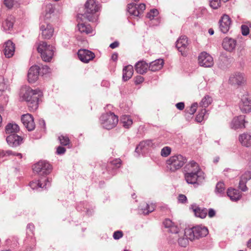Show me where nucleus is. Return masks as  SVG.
<instances>
[{
  "mask_svg": "<svg viewBox=\"0 0 251 251\" xmlns=\"http://www.w3.org/2000/svg\"><path fill=\"white\" fill-rule=\"evenodd\" d=\"M20 99L27 103L29 110L35 111L39 106L40 100L43 96V92L39 89H32L29 86H23L20 92Z\"/></svg>",
  "mask_w": 251,
  "mask_h": 251,
  "instance_id": "f257e3e1",
  "label": "nucleus"
},
{
  "mask_svg": "<svg viewBox=\"0 0 251 251\" xmlns=\"http://www.w3.org/2000/svg\"><path fill=\"white\" fill-rule=\"evenodd\" d=\"M185 179L188 184L196 187L201 184L205 178L204 174L198 164L194 161L190 162L184 167Z\"/></svg>",
  "mask_w": 251,
  "mask_h": 251,
  "instance_id": "f03ea898",
  "label": "nucleus"
},
{
  "mask_svg": "<svg viewBox=\"0 0 251 251\" xmlns=\"http://www.w3.org/2000/svg\"><path fill=\"white\" fill-rule=\"evenodd\" d=\"M99 8L95 0H87L85 4V11L83 14L80 15L90 22H96L98 19L96 12Z\"/></svg>",
  "mask_w": 251,
  "mask_h": 251,
  "instance_id": "7ed1b4c3",
  "label": "nucleus"
},
{
  "mask_svg": "<svg viewBox=\"0 0 251 251\" xmlns=\"http://www.w3.org/2000/svg\"><path fill=\"white\" fill-rule=\"evenodd\" d=\"M208 233L206 227L201 226H197L192 227H187L185 229L184 236H186L190 241L198 239L205 236Z\"/></svg>",
  "mask_w": 251,
  "mask_h": 251,
  "instance_id": "20e7f679",
  "label": "nucleus"
},
{
  "mask_svg": "<svg viewBox=\"0 0 251 251\" xmlns=\"http://www.w3.org/2000/svg\"><path fill=\"white\" fill-rule=\"evenodd\" d=\"M187 161V158L181 154L172 156L167 160V169L172 172H174L180 169Z\"/></svg>",
  "mask_w": 251,
  "mask_h": 251,
  "instance_id": "39448f33",
  "label": "nucleus"
},
{
  "mask_svg": "<svg viewBox=\"0 0 251 251\" xmlns=\"http://www.w3.org/2000/svg\"><path fill=\"white\" fill-rule=\"evenodd\" d=\"M37 50L40 53L43 60L50 62L54 55L55 48L52 46L48 45L46 42L41 41L38 45Z\"/></svg>",
  "mask_w": 251,
  "mask_h": 251,
  "instance_id": "423d86ee",
  "label": "nucleus"
},
{
  "mask_svg": "<svg viewBox=\"0 0 251 251\" xmlns=\"http://www.w3.org/2000/svg\"><path fill=\"white\" fill-rule=\"evenodd\" d=\"M100 120L102 127L109 130L116 126L118 122V117L110 112L102 114Z\"/></svg>",
  "mask_w": 251,
  "mask_h": 251,
  "instance_id": "0eeeda50",
  "label": "nucleus"
},
{
  "mask_svg": "<svg viewBox=\"0 0 251 251\" xmlns=\"http://www.w3.org/2000/svg\"><path fill=\"white\" fill-rule=\"evenodd\" d=\"M50 164L45 160H41L35 164L33 167L34 173L37 174L39 177H46L51 171Z\"/></svg>",
  "mask_w": 251,
  "mask_h": 251,
  "instance_id": "6e6552de",
  "label": "nucleus"
},
{
  "mask_svg": "<svg viewBox=\"0 0 251 251\" xmlns=\"http://www.w3.org/2000/svg\"><path fill=\"white\" fill-rule=\"evenodd\" d=\"M30 188L33 190L39 189H46L50 185V180L49 178L39 177L38 180H33L29 184Z\"/></svg>",
  "mask_w": 251,
  "mask_h": 251,
  "instance_id": "1a4fd4ad",
  "label": "nucleus"
},
{
  "mask_svg": "<svg viewBox=\"0 0 251 251\" xmlns=\"http://www.w3.org/2000/svg\"><path fill=\"white\" fill-rule=\"evenodd\" d=\"M199 65L203 67L209 68L214 64L213 57L209 53L206 52H202L198 57Z\"/></svg>",
  "mask_w": 251,
  "mask_h": 251,
  "instance_id": "9d476101",
  "label": "nucleus"
},
{
  "mask_svg": "<svg viewBox=\"0 0 251 251\" xmlns=\"http://www.w3.org/2000/svg\"><path fill=\"white\" fill-rule=\"evenodd\" d=\"M127 11L132 16L138 17L146 9V5L144 3H141L137 5L135 3H130L127 5Z\"/></svg>",
  "mask_w": 251,
  "mask_h": 251,
  "instance_id": "9b49d317",
  "label": "nucleus"
},
{
  "mask_svg": "<svg viewBox=\"0 0 251 251\" xmlns=\"http://www.w3.org/2000/svg\"><path fill=\"white\" fill-rule=\"evenodd\" d=\"M77 55L79 60L85 63H88L95 57V55L93 52L86 49L79 50Z\"/></svg>",
  "mask_w": 251,
  "mask_h": 251,
  "instance_id": "f8f14e48",
  "label": "nucleus"
},
{
  "mask_svg": "<svg viewBox=\"0 0 251 251\" xmlns=\"http://www.w3.org/2000/svg\"><path fill=\"white\" fill-rule=\"evenodd\" d=\"M219 23L220 31L223 33H226L230 28L231 21L227 15L225 14L221 17Z\"/></svg>",
  "mask_w": 251,
  "mask_h": 251,
  "instance_id": "ddd939ff",
  "label": "nucleus"
},
{
  "mask_svg": "<svg viewBox=\"0 0 251 251\" xmlns=\"http://www.w3.org/2000/svg\"><path fill=\"white\" fill-rule=\"evenodd\" d=\"M21 121L24 126L28 131H32L34 129L35 125L31 115L29 114L23 115L21 117Z\"/></svg>",
  "mask_w": 251,
  "mask_h": 251,
  "instance_id": "4468645a",
  "label": "nucleus"
},
{
  "mask_svg": "<svg viewBox=\"0 0 251 251\" xmlns=\"http://www.w3.org/2000/svg\"><path fill=\"white\" fill-rule=\"evenodd\" d=\"M244 75L240 72H236L231 75L229 78V82L232 85H241L245 81Z\"/></svg>",
  "mask_w": 251,
  "mask_h": 251,
  "instance_id": "2eb2a0df",
  "label": "nucleus"
},
{
  "mask_svg": "<svg viewBox=\"0 0 251 251\" xmlns=\"http://www.w3.org/2000/svg\"><path fill=\"white\" fill-rule=\"evenodd\" d=\"M40 28L42 31V36L44 39H49L52 36L54 29L51 25L44 23L41 25Z\"/></svg>",
  "mask_w": 251,
  "mask_h": 251,
  "instance_id": "dca6fc26",
  "label": "nucleus"
},
{
  "mask_svg": "<svg viewBox=\"0 0 251 251\" xmlns=\"http://www.w3.org/2000/svg\"><path fill=\"white\" fill-rule=\"evenodd\" d=\"M40 68L37 66H32L29 69L27 74V79L29 83H34L38 78Z\"/></svg>",
  "mask_w": 251,
  "mask_h": 251,
  "instance_id": "f3484780",
  "label": "nucleus"
},
{
  "mask_svg": "<svg viewBox=\"0 0 251 251\" xmlns=\"http://www.w3.org/2000/svg\"><path fill=\"white\" fill-rule=\"evenodd\" d=\"M3 53L6 57H12L15 51V44L10 40L5 42L3 45Z\"/></svg>",
  "mask_w": 251,
  "mask_h": 251,
  "instance_id": "a211bd4d",
  "label": "nucleus"
},
{
  "mask_svg": "<svg viewBox=\"0 0 251 251\" xmlns=\"http://www.w3.org/2000/svg\"><path fill=\"white\" fill-rule=\"evenodd\" d=\"M6 141L10 147H16L22 144L23 139L17 134L14 133L10 134L6 137Z\"/></svg>",
  "mask_w": 251,
  "mask_h": 251,
  "instance_id": "6ab92c4d",
  "label": "nucleus"
},
{
  "mask_svg": "<svg viewBox=\"0 0 251 251\" xmlns=\"http://www.w3.org/2000/svg\"><path fill=\"white\" fill-rule=\"evenodd\" d=\"M188 45L187 38L185 35L180 36L176 43V48L181 53L182 55H185L184 50L187 48Z\"/></svg>",
  "mask_w": 251,
  "mask_h": 251,
  "instance_id": "aec40b11",
  "label": "nucleus"
},
{
  "mask_svg": "<svg viewBox=\"0 0 251 251\" xmlns=\"http://www.w3.org/2000/svg\"><path fill=\"white\" fill-rule=\"evenodd\" d=\"M121 160L119 158L113 159L107 165V171L111 176L116 174L117 170L121 167Z\"/></svg>",
  "mask_w": 251,
  "mask_h": 251,
  "instance_id": "412c9836",
  "label": "nucleus"
},
{
  "mask_svg": "<svg viewBox=\"0 0 251 251\" xmlns=\"http://www.w3.org/2000/svg\"><path fill=\"white\" fill-rule=\"evenodd\" d=\"M14 22V17L12 15L8 16L2 23V30L6 33H10L13 30Z\"/></svg>",
  "mask_w": 251,
  "mask_h": 251,
  "instance_id": "4be33fe9",
  "label": "nucleus"
},
{
  "mask_svg": "<svg viewBox=\"0 0 251 251\" xmlns=\"http://www.w3.org/2000/svg\"><path fill=\"white\" fill-rule=\"evenodd\" d=\"M245 116L240 115L239 116L234 117L232 120L230 124V127L235 129L245 127Z\"/></svg>",
  "mask_w": 251,
  "mask_h": 251,
  "instance_id": "5701e85b",
  "label": "nucleus"
},
{
  "mask_svg": "<svg viewBox=\"0 0 251 251\" xmlns=\"http://www.w3.org/2000/svg\"><path fill=\"white\" fill-rule=\"evenodd\" d=\"M236 40L234 39L226 37L224 39L222 45L223 48L228 51L233 50L236 46Z\"/></svg>",
  "mask_w": 251,
  "mask_h": 251,
  "instance_id": "b1692460",
  "label": "nucleus"
},
{
  "mask_svg": "<svg viewBox=\"0 0 251 251\" xmlns=\"http://www.w3.org/2000/svg\"><path fill=\"white\" fill-rule=\"evenodd\" d=\"M240 108L244 113L250 112L251 111V100L247 96H243L242 98Z\"/></svg>",
  "mask_w": 251,
  "mask_h": 251,
  "instance_id": "393cba45",
  "label": "nucleus"
},
{
  "mask_svg": "<svg viewBox=\"0 0 251 251\" xmlns=\"http://www.w3.org/2000/svg\"><path fill=\"white\" fill-rule=\"evenodd\" d=\"M135 70L138 74L143 75L149 70V64L144 60L139 61L135 65Z\"/></svg>",
  "mask_w": 251,
  "mask_h": 251,
  "instance_id": "a878e982",
  "label": "nucleus"
},
{
  "mask_svg": "<svg viewBox=\"0 0 251 251\" xmlns=\"http://www.w3.org/2000/svg\"><path fill=\"white\" fill-rule=\"evenodd\" d=\"M77 28L78 30L81 33L86 34L94 35L95 32L92 27L89 24H85L84 23H78L77 24Z\"/></svg>",
  "mask_w": 251,
  "mask_h": 251,
  "instance_id": "bb28decb",
  "label": "nucleus"
},
{
  "mask_svg": "<svg viewBox=\"0 0 251 251\" xmlns=\"http://www.w3.org/2000/svg\"><path fill=\"white\" fill-rule=\"evenodd\" d=\"M163 225L165 228H168V231L174 234H177L179 232L177 226L170 219H166L163 222Z\"/></svg>",
  "mask_w": 251,
  "mask_h": 251,
  "instance_id": "cd10ccee",
  "label": "nucleus"
},
{
  "mask_svg": "<svg viewBox=\"0 0 251 251\" xmlns=\"http://www.w3.org/2000/svg\"><path fill=\"white\" fill-rule=\"evenodd\" d=\"M227 195L232 201H236L241 197L240 192L237 189L229 188L227 190Z\"/></svg>",
  "mask_w": 251,
  "mask_h": 251,
  "instance_id": "c85d7f7f",
  "label": "nucleus"
},
{
  "mask_svg": "<svg viewBox=\"0 0 251 251\" xmlns=\"http://www.w3.org/2000/svg\"><path fill=\"white\" fill-rule=\"evenodd\" d=\"M153 144L151 140H147L141 142L135 149V152L140 153L142 150H147L150 147H152Z\"/></svg>",
  "mask_w": 251,
  "mask_h": 251,
  "instance_id": "c756f323",
  "label": "nucleus"
},
{
  "mask_svg": "<svg viewBox=\"0 0 251 251\" xmlns=\"http://www.w3.org/2000/svg\"><path fill=\"white\" fill-rule=\"evenodd\" d=\"M163 64L164 61L163 59H156L150 63L149 70L152 72L158 71L162 68Z\"/></svg>",
  "mask_w": 251,
  "mask_h": 251,
  "instance_id": "7c9ffc66",
  "label": "nucleus"
},
{
  "mask_svg": "<svg viewBox=\"0 0 251 251\" xmlns=\"http://www.w3.org/2000/svg\"><path fill=\"white\" fill-rule=\"evenodd\" d=\"M191 208L196 217L203 219L204 218L207 214V210L206 208L201 209L196 205H192Z\"/></svg>",
  "mask_w": 251,
  "mask_h": 251,
  "instance_id": "2f4dec72",
  "label": "nucleus"
},
{
  "mask_svg": "<svg viewBox=\"0 0 251 251\" xmlns=\"http://www.w3.org/2000/svg\"><path fill=\"white\" fill-rule=\"evenodd\" d=\"M239 140L243 146L247 147L251 146V135L243 134L239 136Z\"/></svg>",
  "mask_w": 251,
  "mask_h": 251,
  "instance_id": "473e14b6",
  "label": "nucleus"
},
{
  "mask_svg": "<svg viewBox=\"0 0 251 251\" xmlns=\"http://www.w3.org/2000/svg\"><path fill=\"white\" fill-rule=\"evenodd\" d=\"M123 79L124 81L128 80L132 76L133 73V68L132 66L128 65L126 66L123 70Z\"/></svg>",
  "mask_w": 251,
  "mask_h": 251,
  "instance_id": "72a5a7b5",
  "label": "nucleus"
},
{
  "mask_svg": "<svg viewBox=\"0 0 251 251\" xmlns=\"http://www.w3.org/2000/svg\"><path fill=\"white\" fill-rule=\"evenodd\" d=\"M88 203L86 202H81L76 207V209L79 211H85L88 215H92L93 212L92 209H89Z\"/></svg>",
  "mask_w": 251,
  "mask_h": 251,
  "instance_id": "f704fd0d",
  "label": "nucleus"
},
{
  "mask_svg": "<svg viewBox=\"0 0 251 251\" xmlns=\"http://www.w3.org/2000/svg\"><path fill=\"white\" fill-rule=\"evenodd\" d=\"M20 128L18 125L16 124L9 123L5 127L6 134H14L19 131Z\"/></svg>",
  "mask_w": 251,
  "mask_h": 251,
  "instance_id": "c9c22d12",
  "label": "nucleus"
},
{
  "mask_svg": "<svg viewBox=\"0 0 251 251\" xmlns=\"http://www.w3.org/2000/svg\"><path fill=\"white\" fill-rule=\"evenodd\" d=\"M225 185L223 182H218L216 186L215 193L219 196H222L225 193Z\"/></svg>",
  "mask_w": 251,
  "mask_h": 251,
  "instance_id": "e433bc0d",
  "label": "nucleus"
},
{
  "mask_svg": "<svg viewBox=\"0 0 251 251\" xmlns=\"http://www.w3.org/2000/svg\"><path fill=\"white\" fill-rule=\"evenodd\" d=\"M121 122L123 126L126 128H128L133 124L132 120L129 115H123L121 118Z\"/></svg>",
  "mask_w": 251,
  "mask_h": 251,
  "instance_id": "4c0bfd02",
  "label": "nucleus"
},
{
  "mask_svg": "<svg viewBox=\"0 0 251 251\" xmlns=\"http://www.w3.org/2000/svg\"><path fill=\"white\" fill-rule=\"evenodd\" d=\"M144 205H145V208H142L140 210L142 213L145 215L149 214L150 213H151L155 209V205L154 204H149L147 203H144Z\"/></svg>",
  "mask_w": 251,
  "mask_h": 251,
  "instance_id": "58836bf2",
  "label": "nucleus"
},
{
  "mask_svg": "<svg viewBox=\"0 0 251 251\" xmlns=\"http://www.w3.org/2000/svg\"><path fill=\"white\" fill-rule=\"evenodd\" d=\"M54 10H55L54 6L52 4H50V3L47 4L45 6V11L46 12V14L45 15V17L47 19L50 18V14L54 13Z\"/></svg>",
  "mask_w": 251,
  "mask_h": 251,
  "instance_id": "ea45409f",
  "label": "nucleus"
},
{
  "mask_svg": "<svg viewBox=\"0 0 251 251\" xmlns=\"http://www.w3.org/2000/svg\"><path fill=\"white\" fill-rule=\"evenodd\" d=\"M212 101V99L210 96L207 95L205 96L201 100L200 104V105L204 107V108H205L206 107H208L209 104H211V103Z\"/></svg>",
  "mask_w": 251,
  "mask_h": 251,
  "instance_id": "a19ab883",
  "label": "nucleus"
},
{
  "mask_svg": "<svg viewBox=\"0 0 251 251\" xmlns=\"http://www.w3.org/2000/svg\"><path fill=\"white\" fill-rule=\"evenodd\" d=\"M206 110L205 108H203L201 112L197 115L196 120L198 122H201L204 118Z\"/></svg>",
  "mask_w": 251,
  "mask_h": 251,
  "instance_id": "79ce46f5",
  "label": "nucleus"
},
{
  "mask_svg": "<svg viewBox=\"0 0 251 251\" xmlns=\"http://www.w3.org/2000/svg\"><path fill=\"white\" fill-rule=\"evenodd\" d=\"M172 149L170 147H164L161 151V155L163 157H167L171 152Z\"/></svg>",
  "mask_w": 251,
  "mask_h": 251,
  "instance_id": "37998d69",
  "label": "nucleus"
},
{
  "mask_svg": "<svg viewBox=\"0 0 251 251\" xmlns=\"http://www.w3.org/2000/svg\"><path fill=\"white\" fill-rule=\"evenodd\" d=\"M58 138L60 144L63 146H67L70 143V140L67 136L61 135Z\"/></svg>",
  "mask_w": 251,
  "mask_h": 251,
  "instance_id": "c03bdc74",
  "label": "nucleus"
},
{
  "mask_svg": "<svg viewBox=\"0 0 251 251\" xmlns=\"http://www.w3.org/2000/svg\"><path fill=\"white\" fill-rule=\"evenodd\" d=\"M158 14V11L156 9H151L147 15V17L150 20H152L154 19V18L156 16H157Z\"/></svg>",
  "mask_w": 251,
  "mask_h": 251,
  "instance_id": "a18cd8bd",
  "label": "nucleus"
},
{
  "mask_svg": "<svg viewBox=\"0 0 251 251\" xmlns=\"http://www.w3.org/2000/svg\"><path fill=\"white\" fill-rule=\"evenodd\" d=\"M188 240H189L186 236L183 238H179L178 239V243L180 246L181 247H185L188 244Z\"/></svg>",
  "mask_w": 251,
  "mask_h": 251,
  "instance_id": "49530a36",
  "label": "nucleus"
},
{
  "mask_svg": "<svg viewBox=\"0 0 251 251\" xmlns=\"http://www.w3.org/2000/svg\"><path fill=\"white\" fill-rule=\"evenodd\" d=\"M221 0H210V5L213 9H217L220 7Z\"/></svg>",
  "mask_w": 251,
  "mask_h": 251,
  "instance_id": "de8ad7c7",
  "label": "nucleus"
},
{
  "mask_svg": "<svg viewBox=\"0 0 251 251\" xmlns=\"http://www.w3.org/2000/svg\"><path fill=\"white\" fill-rule=\"evenodd\" d=\"M247 181H245L241 178L239 183V188L243 192H245L248 190V188L246 186V183Z\"/></svg>",
  "mask_w": 251,
  "mask_h": 251,
  "instance_id": "09e8293b",
  "label": "nucleus"
},
{
  "mask_svg": "<svg viewBox=\"0 0 251 251\" xmlns=\"http://www.w3.org/2000/svg\"><path fill=\"white\" fill-rule=\"evenodd\" d=\"M16 2L15 0H4L3 3L6 7L10 9L13 6Z\"/></svg>",
  "mask_w": 251,
  "mask_h": 251,
  "instance_id": "8fccbe9b",
  "label": "nucleus"
},
{
  "mask_svg": "<svg viewBox=\"0 0 251 251\" xmlns=\"http://www.w3.org/2000/svg\"><path fill=\"white\" fill-rule=\"evenodd\" d=\"M241 31L242 34L244 36H247L249 34L250 29L248 25H241Z\"/></svg>",
  "mask_w": 251,
  "mask_h": 251,
  "instance_id": "3c124183",
  "label": "nucleus"
},
{
  "mask_svg": "<svg viewBox=\"0 0 251 251\" xmlns=\"http://www.w3.org/2000/svg\"><path fill=\"white\" fill-rule=\"evenodd\" d=\"M241 178L247 181L248 180L251 179V172L247 171L243 174L241 177Z\"/></svg>",
  "mask_w": 251,
  "mask_h": 251,
  "instance_id": "603ef678",
  "label": "nucleus"
},
{
  "mask_svg": "<svg viewBox=\"0 0 251 251\" xmlns=\"http://www.w3.org/2000/svg\"><path fill=\"white\" fill-rule=\"evenodd\" d=\"M197 103H194L191 105L189 110H188V112L191 115H193L197 110Z\"/></svg>",
  "mask_w": 251,
  "mask_h": 251,
  "instance_id": "864d4df0",
  "label": "nucleus"
},
{
  "mask_svg": "<svg viewBox=\"0 0 251 251\" xmlns=\"http://www.w3.org/2000/svg\"><path fill=\"white\" fill-rule=\"evenodd\" d=\"M123 236V233L121 230L116 231L114 232L113 237L115 240H118Z\"/></svg>",
  "mask_w": 251,
  "mask_h": 251,
  "instance_id": "5fc2aeb1",
  "label": "nucleus"
},
{
  "mask_svg": "<svg viewBox=\"0 0 251 251\" xmlns=\"http://www.w3.org/2000/svg\"><path fill=\"white\" fill-rule=\"evenodd\" d=\"M13 153V151H12L8 150V151H0V157H4L7 156L11 155Z\"/></svg>",
  "mask_w": 251,
  "mask_h": 251,
  "instance_id": "6e6d98bb",
  "label": "nucleus"
},
{
  "mask_svg": "<svg viewBox=\"0 0 251 251\" xmlns=\"http://www.w3.org/2000/svg\"><path fill=\"white\" fill-rule=\"evenodd\" d=\"M40 70H41L42 73L43 74H46L50 72V69L47 65H43Z\"/></svg>",
  "mask_w": 251,
  "mask_h": 251,
  "instance_id": "4d7b16f0",
  "label": "nucleus"
},
{
  "mask_svg": "<svg viewBox=\"0 0 251 251\" xmlns=\"http://www.w3.org/2000/svg\"><path fill=\"white\" fill-rule=\"evenodd\" d=\"M66 149L62 146H59L56 150V153L58 155H62L65 153Z\"/></svg>",
  "mask_w": 251,
  "mask_h": 251,
  "instance_id": "13d9d810",
  "label": "nucleus"
},
{
  "mask_svg": "<svg viewBox=\"0 0 251 251\" xmlns=\"http://www.w3.org/2000/svg\"><path fill=\"white\" fill-rule=\"evenodd\" d=\"M187 197L183 194L179 195L178 197V201L181 203H185L187 201Z\"/></svg>",
  "mask_w": 251,
  "mask_h": 251,
  "instance_id": "bf43d9fd",
  "label": "nucleus"
},
{
  "mask_svg": "<svg viewBox=\"0 0 251 251\" xmlns=\"http://www.w3.org/2000/svg\"><path fill=\"white\" fill-rule=\"evenodd\" d=\"M144 80V78L143 76L141 75L137 76L136 77L135 80V83L136 84H139L143 82Z\"/></svg>",
  "mask_w": 251,
  "mask_h": 251,
  "instance_id": "052dcab7",
  "label": "nucleus"
},
{
  "mask_svg": "<svg viewBox=\"0 0 251 251\" xmlns=\"http://www.w3.org/2000/svg\"><path fill=\"white\" fill-rule=\"evenodd\" d=\"M176 106L178 109L182 110L184 108L185 104L183 102H179L176 104Z\"/></svg>",
  "mask_w": 251,
  "mask_h": 251,
  "instance_id": "680f3d73",
  "label": "nucleus"
},
{
  "mask_svg": "<svg viewBox=\"0 0 251 251\" xmlns=\"http://www.w3.org/2000/svg\"><path fill=\"white\" fill-rule=\"evenodd\" d=\"M207 212H208V216L210 218L213 217L214 216H215V214H216L215 211L212 208H210L208 210V211H207Z\"/></svg>",
  "mask_w": 251,
  "mask_h": 251,
  "instance_id": "e2e57ef3",
  "label": "nucleus"
},
{
  "mask_svg": "<svg viewBox=\"0 0 251 251\" xmlns=\"http://www.w3.org/2000/svg\"><path fill=\"white\" fill-rule=\"evenodd\" d=\"M119 45V43L118 41H115L111 43L109 45V47L111 49H115L116 48H117Z\"/></svg>",
  "mask_w": 251,
  "mask_h": 251,
  "instance_id": "0e129e2a",
  "label": "nucleus"
},
{
  "mask_svg": "<svg viewBox=\"0 0 251 251\" xmlns=\"http://www.w3.org/2000/svg\"><path fill=\"white\" fill-rule=\"evenodd\" d=\"M34 228V225L32 224H29L27 226V229L29 230L31 232H33V230Z\"/></svg>",
  "mask_w": 251,
  "mask_h": 251,
  "instance_id": "69168bd1",
  "label": "nucleus"
},
{
  "mask_svg": "<svg viewBox=\"0 0 251 251\" xmlns=\"http://www.w3.org/2000/svg\"><path fill=\"white\" fill-rule=\"evenodd\" d=\"M11 155L16 156L18 157L19 159H21L22 158V154L20 153H16L15 152L13 151V153Z\"/></svg>",
  "mask_w": 251,
  "mask_h": 251,
  "instance_id": "338daca9",
  "label": "nucleus"
},
{
  "mask_svg": "<svg viewBox=\"0 0 251 251\" xmlns=\"http://www.w3.org/2000/svg\"><path fill=\"white\" fill-rule=\"evenodd\" d=\"M111 59L114 61H116L118 59V54L116 53H114L112 55Z\"/></svg>",
  "mask_w": 251,
  "mask_h": 251,
  "instance_id": "774afa93",
  "label": "nucleus"
}]
</instances>
